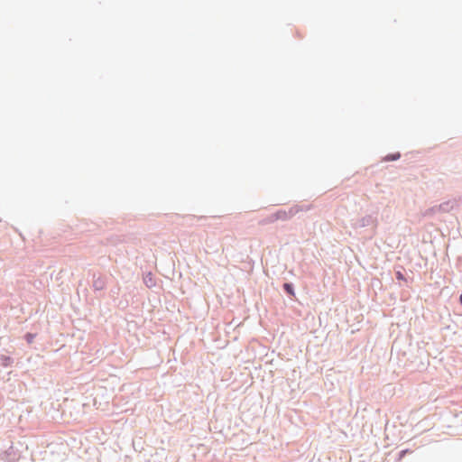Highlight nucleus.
Listing matches in <instances>:
<instances>
[{
    "mask_svg": "<svg viewBox=\"0 0 462 462\" xmlns=\"http://www.w3.org/2000/svg\"><path fill=\"white\" fill-rule=\"evenodd\" d=\"M273 215L274 217L273 218L275 219V221H277V220H282V221L288 220L287 211L284 210V209H279L276 212L273 213Z\"/></svg>",
    "mask_w": 462,
    "mask_h": 462,
    "instance_id": "6e6552de",
    "label": "nucleus"
},
{
    "mask_svg": "<svg viewBox=\"0 0 462 462\" xmlns=\"http://www.w3.org/2000/svg\"><path fill=\"white\" fill-rule=\"evenodd\" d=\"M401 158V153L399 152H391V153H388L385 157H384V161L385 162H395L397 160H399Z\"/></svg>",
    "mask_w": 462,
    "mask_h": 462,
    "instance_id": "9b49d317",
    "label": "nucleus"
},
{
    "mask_svg": "<svg viewBox=\"0 0 462 462\" xmlns=\"http://www.w3.org/2000/svg\"><path fill=\"white\" fill-rule=\"evenodd\" d=\"M411 449L405 448L398 452L396 460L401 461L408 453H411Z\"/></svg>",
    "mask_w": 462,
    "mask_h": 462,
    "instance_id": "4468645a",
    "label": "nucleus"
},
{
    "mask_svg": "<svg viewBox=\"0 0 462 462\" xmlns=\"http://www.w3.org/2000/svg\"><path fill=\"white\" fill-rule=\"evenodd\" d=\"M14 359L6 355H0V365L3 367H12L14 365Z\"/></svg>",
    "mask_w": 462,
    "mask_h": 462,
    "instance_id": "423d86ee",
    "label": "nucleus"
},
{
    "mask_svg": "<svg viewBox=\"0 0 462 462\" xmlns=\"http://www.w3.org/2000/svg\"><path fill=\"white\" fill-rule=\"evenodd\" d=\"M459 201V205L462 203V199H457Z\"/></svg>",
    "mask_w": 462,
    "mask_h": 462,
    "instance_id": "f3484780",
    "label": "nucleus"
},
{
    "mask_svg": "<svg viewBox=\"0 0 462 462\" xmlns=\"http://www.w3.org/2000/svg\"><path fill=\"white\" fill-rule=\"evenodd\" d=\"M378 220L377 217L370 214L365 215V217L357 219L354 224L355 228H362L366 226H371L374 230L377 227Z\"/></svg>",
    "mask_w": 462,
    "mask_h": 462,
    "instance_id": "f03ea898",
    "label": "nucleus"
},
{
    "mask_svg": "<svg viewBox=\"0 0 462 462\" xmlns=\"http://www.w3.org/2000/svg\"><path fill=\"white\" fill-rule=\"evenodd\" d=\"M273 215L271 214L269 215L268 217L263 218L261 221H260V224L261 225H268V224H272V223H274L275 222V219L273 218Z\"/></svg>",
    "mask_w": 462,
    "mask_h": 462,
    "instance_id": "ddd939ff",
    "label": "nucleus"
},
{
    "mask_svg": "<svg viewBox=\"0 0 462 462\" xmlns=\"http://www.w3.org/2000/svg\"><path fill=\"white\" fill-rule=\"evenodd\" d=\"M282 291L292 300H297L295 293V286L291 282H285L282 284Z\"/></svg>",
    "mask_w": 462,
    "mask_h": 462,
    "instance_id": "7ed1b4c3",
    "label": "nucleus"
},
{
    "mask_svg": "<svg viewBox=\"0 0 462 462\" xmlns=\"http://www.w3.org/2000/svg\"><path fill=\"white\" fill-rule=\"evenodd\" d=\"M4 456H5V459L6 462H17V460L19 458V457H17L15 452L14 451L13 447L8 448L5 452Z\"/></svg>",
    "mask_w": 462,
    "mask_h": 462,
    "instance_id": "0eeeda50",
    "label": "nucleus"
},
{
    "mask_svg": "<svg viewBox=\"0 0 462 462\" xmlns=\"http://www.w3.org/2000/svg\"><path fill=\"white\" fill-rule=\"evenodd\" d=\"M402 267L400 266L398 270L394 271L395 279L399 282H404L406 283L409 282V280L405 277L404 273H402Z\"/></svg>",
    "mask_w": 462,
    "mask_h": 462,
    "instance_id": "1a4fd4ad",
    "label": "nucleus"
},
{
    "mask_svg": "<svg viewBox=\"0 0 462 462\" xmlns=\"http://www.w3.org/2000/svg\"><path fill=\"white\" fill-rule=\"evenodd\" d=\"M458 301L462 305V293L459 295Z\"/></svg>",
    "mask_w": 462,
    "mask_h": 462,
    "instance_id": "dca6fc26",
    "label": "nucleus"
},
{
    "mask_svg": "<svg viewBox=\"0 0 462 462\" xmlns=\"http://www.w3.org/2000/svg\"><path fill=\"white\" fill-rule=\"evenodd\" d=\"M300 211H302V207H300L299 205L290 208L287 211L288 220Z\"/></svg>",
    "mask_w": 462,
    "mask_h": 462,
    "instance_id": "9d476101",
    "label": "nucleus"
},
{
    "mask_svg": "<svg viewBox=\"0 0 462 462\" xmlns=\"http://www.w3.org/2000/svg\"><path fill=\"white\" fill-rule=\"evenodd\" d=\"M459 208V201L456 199H448L444 201L439 205H434L429 208H427L423 217L427 218H434L437 215L450 213L457 210Z\"/></svg>",
    "mask_w": 462,
    "mask_h": 462,
    "instance_id": "f257e3e1",
    "label": "nucleus"
},
{
    "mask_svg": "<svg viewBox=\"0 0 462 462\" xmlns=\"http://www.w3.org/2000/svg\"><path fill=\"white\" fill-rule=\"evenodd\" d=\"M143 283L147 288H152L156 285L154 276L152 272H148L143 275Z\"/></svg>",
    "mask_w": 462,
    "mask_h": 462,
    "instance_id": "39448f33",
    "label": "nucleus"
},
{
    "mask_svg": "<svg viewBox=\"0 0 462 462\" xmlns=\"http://www.w3.org/2000/svg\"><path fill=\"white\" fill-rule=\"evenodd\" d=\"M92 286L95 291H101L105 290L106 286V279L102 276L96 277V275L93 274Z\"/></svg>",
    "mask_w": 462,
    "mask_h": 462,
    "instance_id": "20e7f679",
    "label": "nucleus"
},
{
    "mask_svg": "<svg viewBox=\"0 0 462 462\" xmlns=\"http://www.w3.org/2000/svg\"><path fill=\"white\" fill-rule=\"evenodd\" d=\"M300 207H302V211H308L312 208L311 205H301Z\"/></svg>",
    "mask_w": 462,
    "mask_h": 462,
    "instance_id": "2eb2a0df",
    "label": "nucleus"
},
{
    "mask_svg": "<svg viewBox=\"0 0 462 462\" xmlns=\"http://www.w3.org/2000/svg\"><path fill=\"white\" fill-rule=\"evenodd\" d=\"M37 333H32V332H26L24 335H23V339L26 341V343L28 345H31L32 344V342L34 341V339L36 338L37 337Z\"/></svg>",
    "mask_w": 462,
    "mask_h": 462,
    "instance_id": "f8f14e48",
    "label": "nucleus"
}]
</instances>
